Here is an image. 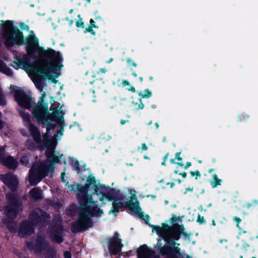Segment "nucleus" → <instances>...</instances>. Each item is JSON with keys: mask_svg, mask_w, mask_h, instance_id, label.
Here are the masks:
<instances>
[{"mask_svg": "<svg viewBox=\"0 0 258 258\" xmlns=\"http://www.w3.org/2000/svg\"><path fill=\"white\" fill-rule=\"evenodd\" d=\"M1 22V35L5 40L4 44L6 47L25 45L26 51L29 56L35 57L37 52L42 59V63L37 70L38 74L44 79H51L52 75L54 78L58 77L55 71H60L63 67L61 63L62 57L59 51H56L50 47L46 49L39 46V40L35 34H29L25 38L23 32L17 26L14 25V21L2 20Z\"/></svg>", "mask_w": 258, "mask_h": 258, "instance_id": "1", "label": "nucleus"}, {"mask_svg": "<svg viewBox=\"0 0 258 258\" xmlns=\"http://www.w3.org/2000/svg\"><path fill=\"white\" fill-rule=\"evenodd\" d=\"M91 185H93V194L99 195L101 192L99 191L95 177L92 174L88 176L85 185L81 183L77 184L76 195L79 202V212L78 219L72 223L71 226L73 233L83 232L92 227L93 222L91 218L100 217L104 213L96 202L93 200L92 195L88 194V191L91 190Z\"/></svg>", "mask_w": 258, "mask_h": 258, "instance_id": "2", "label": "nucleus"}, {"mask_svg": "<svg viewBox=\"0 0 258 258\" xmlns=\"http://www.w3.org/2000/svg\"><path fill=\"white\" fill-rule=\"evenodd\" d=\"M161 238L165 241V244L162 245L160 240L158 239L157 245L154 247L160 255L164 258H183L180 251L181 249L179 247V243L174 242L173 240L167 239L164 236ZM185 256L186 258H191V256L187 254H185Z\"/></svg>", "mask_w": 258, "mask_h": 258, "instance_id": "3", "label": "nucleus"}, {"mask_svg": "<svg viewBox=\"0 0 258 258\" xmlns=\"http://www.w3.org/2000/svg\"><path fill=\"white\" fill-rule=\"evenodd\" d=\"M112 202V206L110 212H112L115 216L117 215L120 208L124 207L128 208L132 211L140 219L144 220L146 224H149L150 217L147 214L145 216L146 219L144 218V212L142 211V208L140 206V203L136 195L134 194L132 195L131 197V200L126 202H122L117 201H113Z\"/></svg>", "mask_w": 258, "mask_h": 258, "instance_id": "4", "label": "nucleus"}, {"mask_svg": "<svg viewBox=\"0 0 258 258\" xmlns=\"http://www.w3.org/2000/svg\"><path fill=\"white\" fill-rule=\"evenodd\" d=\"M7 205L4 208L6 216L11 219H15L22 211V203L20 196L16 193L9 192L6 195Z\"/></svg>", "mask_w": 258, "mask_h": 258, "instance_id": "5", "label": "nucleus"}, {"mask_svg": "<svg viewBox=\"0 0 258 258\" xmlns=\"http://www.w3.org/2000/svg\"><path fill=\"white\" fill-rule=\"evenodd\" d=\"M49 166L44 162L34 163L29 170V181L35 186L48 174Z\"/></svg>", "mask_w": 258, "mask_h": 258, "instance_id": "6", "label": "nucleus"}, {"mask_svg": "<svg viewBox=\"0 0 258 258\" xmlns=\"http://www.w3.org/2000/svg\"><path fill=\"white\" fill-rule=\"evenodd\" d=\"M26 245L29 250L34 251L37 254L46 251L50 247V244L46 240L45 237L40 235L36 236L34 241H27Z\"/></svg>", "mask_w": 258, "mask_h": 258, "instance_id": "7", "label": "nucleus"}, {"mask_svg": "<svg viewBox=\"0 0 258 258\" xmlns=\"http://www.w3.org/2000/svg\"><path fill=\"white\" fill-rule=\"evenodd\" d=\"M41 214L35 211H32L30 212L28 218L34 226H40L41 227H46L50 219V215L46 212L40 210Z\"/></svg>", "mask_w": 258, "mask_h": 258, "instance_id": "8", "label": "nucleus"}, {"mask_svg": "<svg viewBox=\"0 0 258 258\" xmlns=\"http://www.w3.org/2000/svg\"><path fill=\"white\" fill-rule=\"evenodd\" d=\"M14 98L18 105L22 108L30 110L31 108L32 98L30 95L26 94L23 90H16Z\"/></svg>", "mask_w": 258, "mask_h": 258, "instance_id": "9", "label": "nucleus"}, {"mask_svg": "<svg viewBox=\"0 0 258 258\" xmlns=\"http://www.w3.org/2000/svg\"><path fill=\"white\" fill-rule=\"evenodd\" d=\"M49 235L52 242L60 244L63 241V227L61 224H55L49 228Z\"/></svg>", "mask_w": 258, "mask_h": 258, "instance_id": "10", "label": "nucleus"}, {"mask_svg": "<svg viewBox=\"0 0 258 258\" xmlns=\"http://www.w3.org/2000/svg\"><path fill=\"white\" fill-rule=\"evenodd\" d=\"M48 102L42 104L41 102H37L32 108L31 112L33 116L38 122L40 123L43 120L46 112H48Z\"/></svg>", "mask_w": 258, "mask_h": 258, "instance_id": "11", "label": "nucleus"}, {"mask_svg": "<svg viewBox=\"0 0 258 258\" xmlns=\"http://www.w3.org/2000/svg\"><path fill=\"white\" fill-rule=\"evenodd\" d=\"M0 179L12 192L17 191L19 181L14 174L10 173L1 174Z\"/></svg>", "mask_w": 258, "mask_h": 258, "instance_id": "12", "label": "nucleus"}, {"mask_svg": "<svg viewBox=\"0 0 258 258\" xmlns=\"http://www.w3.org/2000/svg\"><path fill=\"white\" fill-rule=\"evenodd\" d=\"M34 225L30 220H24L20 224L18 235L21 238H25L32 235L34 231Z\"/></svg>", "mask_w": 258, "mask_h": 258, "instance_id": "13", "label": "nucleus"}, {"mask_svg": "<svg viewBox=\"0 0 258 258\" xmlns=\"http://www.w3.org/2000/svg\"><path fill=\"white\" fill-rule=\"evenodd\" d=\"M123 244L121 243V239L116 237L115 236L110 238L108 248L111 255H116L120 251Z\"/></svg>", "mask_w": 258, "mask_h": 258, "instance_id": "14", "label": "nucleus"}, {"mask_svg": "<svg viewBox=\"0 0 258 258\" xmlns=\"http://www.w3.org/2000/svg\"><path fill=\"white\" fill-rule=\"evenodd\" d=\"M52 112H49V108L48 112H46L43 120L45 122L48 121H56L58 124H61L64 123V118L62 116L59 115L58 110L57 108H54Z\"/></svg>", "mask_w": 258, "mask_h": 258, "instance_id": "15", "label": "nucleus"}, {"mask_svg": "<svg viewBox=\"0 0 258 258\" xmlns=\"http://www.w3.org/2000/svg\"><path fill=\"white\" fill-rule=\"evenodd\" d=\"M137 253L138 258H150L155 253V251L146 244H143L137 249Z\"/></svg>", "mask_w": 258, "mask_h": 258, "instance_id": "16", "label": "nucleus"}, {"mask_svg": "<svg viewBox=\"0 0 258 258\" xmlns=\"http://www.w3.org/2000/svg\"><path fill=\"white\" fill-rule=\"evenodd\" d=\"M107 189L109 190L107 192H101L100 195H102L100 198V201H103L105 198L108 201H113L116 199L117 195H119L120 192L119 189L116 190L114 188H110L107 186Z\"/></svg>", "mask_w": 258, "mask_h": 258, "instance_id": "17", "label": "nucleus"}, {"mask_svg": "<svg viewBox=\"0 0 258 258\" xmlns=\"http://www.w3.org/2000/svg\"><path fill=\"white\" fill-rule=\"evenodd\" d=\"M28 130L36 143L40 144L42 143L40 132L38 127L32 123L28 125Z\"/></svg>", "mask_w": 258, "mask_h": 258, "instance_id": "18", "label": "nucleus"}, {"mask_svg": "<svg viewBox=\"0 0 258 258\" xmlns=\"http://www.w3.org/2000/svg\"><path fill=\"white\" fill-rule=\"evenodd\" d=\"M184 231L185 227L183 224H174V232L172 238H173V240L174 242H176V241L180 239L181 236V232L183 233Z\"/></svg>", "mask_w": 258, "mask_h": 258, "instance_id": "19", "label": "nucleus"}, {"mask_svg": "<svg viewBox=\"0 0 258 258\" xmlns=\"http://www.w3.org/2000/svg\"><path fill=\"white\" fill-rule=\"evenodd\" d=\"M161 227L162 232L164 233L166 235L165 237H166L167 239H170L173 240L172 237L174 232V224L171 226L167 223H162Z\"/></svg>", "mask_w": 258, "mask_h": 258, "instance_id": "20", "label": "nucleus"}, {"mask_svg": "<svg viewBox=\"0 0 258 258\" xmlns=\"http://www.w3.org/2000/svg\"><path fill=\"white\" fill-rule=\"evenodd\" d=\"M17 61H15L14 63L17 66L16 67H14V68L18 70L20 66H22V68L23 69H27L28 68L30 67L31 64L30 63V60L28 58H25L24 59H22L21 58H17Z\"/></svg>", "mask_w": 258, "mask_h": 258, "instance_id": "21", "label": "nucleus"}, {"mask_svg": "<svg viewBox=\"0 0 258 258\" xmlns=\"http://www.w3.org/2000/svg\"><path fill=\"white\" fill-rule=\"evenodd\" d=\"M2 163L11 169H15L18 166L17 161L12 156H8L7 158H5Z\"/></svg>", "mask_w": 258, "mask_h": 258, "instance_id": "22", "label": "nucleus"}, {"mask_svg": "<svg viewBox=\"0 0 258 258\" xmlns=\"http://www.w3.org/2000/svg\"><path fill=\"white\" fill-rule=\"evenodd\" d=\"M145 94H143L142 92L139 93V96L141 97L139 99V104L138 105L137 109H142L144 107V104L142 102V98H149L152 96V92L148 89L144 90Z\"/></svg>", "mask_w": 258, "mask_h": 258, "instance_id": "23", "label": "nucleus"}, {"mask_svg": "<svg viewBox=\"0 0 258 258\" xmlns=\"http://www.w3.org/2000/svg\"><path fill=\"white\" fill-rule=\"evenodd\" d=\"M38 69H36V73L37 75L40 77V79L36 80L34 82V83H35V85L36 88L37 89H38L40 91H43V82L42 81V79L46 80V79H48V78L44 79V77H43L40 76L39 74H38V73L37 72V70ZM55 78H54L53 77V76L52 75V78L51 79H50V80H51L52 82H53V83H56V80L55 79Z\"/></svg>", "mask_w": 258, "mask_h": 258, "instance_id": "24", "label": "nucleus"}, {"mask_svg": "<svg viewBox=\"0 0 258 258\" xmlns=\"http://www.w3.org/2000/svg\"><path fill=\"white\" fill-rule=\"evenodd\" d=\"M31 197L35 201H38L43 199L42 196V191L39 187H34L30 190L29 192Z\"/></svg>", "mask_w": 258, "mask_h": 258, "instance_id": "25", "label": "nucleus"}, {"mask_svg": "<svg viewBox=\"0 0 258 258\" xmlns=\"http://www.w3.org/2000/svg\"><path fill=\"white\" fill-rule=\"evenodd\" d=\"M0 72L8 76L13 75V72L11 69L2 60H0Z\"/></svg>", "mask_w": 258, "mask_h": 258, "instance_id": "26", "label": "nucleus"}, {"mask_svg": "<svg viewBox=\"0 0 258 258\" xmlns=\"http://www.w3.org/2000/svg\"><path fill=\"white\" fill-rule=\"evenodd\" d=\"M37 145H38L37 144ZM25 147L27 149L31 151H34L38 149V147L37 146V143L32 139H28L25 142Z\"/></svg>", "mask_w": 258, "mask_h": 258, "instance_id": "27", "label": "nucleus"}, {"mask_svg": "<svg viewBox=\"0 0 258 258\" xmlns=\"http://www.w3.org/2000/svg\"><path fill=\"white\" fill-rule=\"evenodd\" d=\"M17 110L24 122L27 123L28 125L32 123L29 113L21 109H17Z\"/></svg>", "mask_w": 258, "mask_h": 258, "instance_id": "28", "label": "nucleus"}, {"mask_svg": "<svg viewBox=\"0 0 258 258\" xmlns=\"http://www.w3.org/2000/svg\"><path fill=\"white\" fill-rule=\"evenodd\" d=\"M49 162L52 164L51 165H49V168L51 167L50 172H54V167L53 166V164H55L59 163L60 162L59 157L57 156L55 154L51 158L48 159Z\"/></svg>", "mask_w": 258, "mask_h": 258, "instance_id": "29", "label": "nucleus"}, {"mask_svg": "<svg viewBox=\"0 0 258 258\" xmlns=\"http://www.w3.org/2000/svg\"><path fill=\"white\" fill-rule=\"evenodd\" d=\"M213 180L210 181V184L212 186V187L214 188L216 187L218 185H221V179H219L217 174H214L213 175Z\"/></svg>", "mask_w": 258, "mask_h": 258, "instance_id": "30", "label": "nucleus"}, {"mask_svg": "<svg viewBox=\"0 0 258 258\" xmlns=\"http://www.w3.org/2000/svg\"><path fill=\"white\" fill-rule=\"evenodd\" d=\"M46 251L47 254L45 258H56V251L53 248L49 247Z\"/></svg>", "mask_w": 258, "mask_h": 258, "instance_id": "31", "label": "nucleus"}, {"mask_svg": "<svg viewBox=\"0 0 258 258\" xmlns=\"http://www.w3.org/2000/svg\"><path fill=\"white\" fill-rule=\"evenodd\" d=\"M51 122L48 121V120H47V122H45L44 120L40 122L42 124L46 125V132L48 133H50L51 130H54L56 126L55 123H52Z\"/></svg>", "mask_w": 258, "mask_h": 258, "instance_id": "32", "label": "nucleus"}, {"mask_svg": "<svg viewBox=\"0 0 258 258\" xmlns=\"http://www.w3.org/2000/svg\"><path fill=\"white\" fill-rule=\"evenodd\" d=\"M57 144V142L56 140V138H54V135L53 137H51L49 141H48L47 143V145H45V147H49L55 148Z\"/></svg>", "mask_w": 258, "mask_h": 258, "instance_id": "33", "label": "nucleus"}, {"mask_svg": "<svg viewBox=\"0 0 258 258\" xmlns=\"http://www.w3.org/2000/svg\"><path fill=\"white\" fill-rule=\"evenodd\" d=\"M152 228V230L154 231H156L157 234L160 237H162V236H165L164 233L162 232V227L159 226L157 225H151Z\"/></svg>", "mask_w": 258, "mask_h": 258, "instance_id": "34", "label": "nucleus"}, {"mask_svg": "<svg viewBox=\"0 0 258 258\" xmlns=\"http://www.w3.org/2000/svg\"><path fill=\"white\" fill-rule=\"evenodd\" d=\"M20 162L27 167H30L31 165L29 157L28 155H23L21 158Z\"/></svg>", "mask_w": 258, "mask_h": 258, "instance_id": "35", "label": "nucleus"}, {"mask_svg": "<svg viewBox=\"0 0 258 258\" xmlns=\"http://www.w3.org/2000/svg\"><path fill=\"white\" fill-rule=\"evenodd\" d=\"M47 149L45 151V155L47 158L49 159L51 158L55 154L54 148L46 147Z\"/></svg>", "mask_w": 258, "mask_h": 258, "instance_id": "36", "label": "nucleus"}, {"mask_svg": "<svg viewBox=\"0 0 258 258\" xmlns=\"http://www.w3.org/2000/svg\"><path fill=\"white\" fill-rule=\"evenodd\" d=\"M258 204V201L257 200H253L251 202H247L245 203L243 207L247 209H249L251 207H255Z\"/></svg>", "mask_w": 258, "mask_h": 258, "instance_id": "37", "label": "nucleus"}, {"mask_svg": "<svg viewBox=\"0 0 258 258\" xmlns=\"http://www.w3.org/2000/svg\"><path fill=\"white\" fill-rule=\"evenodd\" d=\"M7 228L10 232H16L17 228L15 224L13 222H10L7 225Z\"/></svg>", "mask_w": 258, "mask_h": 258, "instance_id": "38", "label": "nucleus"}, {"mask_svg": "<svg viewBox=\"0 0 258 258\" xmlns=\"http://www.w3.org/2000/svg\"><path fill=\"white\" fill-rule=\"evenodd\" d=\"M43 143L44 146H45L46 145H47V143L48 141H49L50 139V133H48L47 132H46L45 134H44L43 135Z\"/></svg>", "mask_w": 258, "mask_h": 258, "instance_id": "39", "label": "nucleus"}, {"mask_svg": "<svg viewBox=\"0 0 258 258\" xmlns=\"http://www.w3.org/2000/svg\"><path fill=\"white\" fill-rule=\"evenodd\" d=\"M77 17L79 18V20L76 22V27L78 28H84V23L82 21V18L81 17V15L79 14Z\"/></svg>", "mask_w": 258, "mask_h": 258, "instance_id": "40", "label": "nucleus"}, {"mask_svg": "<svg viewBox=\"0 0 258 258\" xmlns=\"http://www.w3.org/2000/svg\"><path fill=\"white\" fill-rule=\"evenodd\" d=\"M197 222L200 224H204L206 223V221L205 219L204 216H201L200 214L198 215Z\"/></svg>", "mask_w": 258, "mask_h": 258, "instance_id": "41", "label": "nucleus"}, {"mask_svg": "<svg viewBox=\"0 0 258 258\" xmlns=\"http://www.w3.org/2000/svg\"><path fill=\"white\" fill-rule=\"evenodd\" d=\"M73 165L75 167V169L77 171V173H80L81 172V169L80 167V163L79 161L77 160H75Z\"/></svg>", "mask_w": 258, "mask_h": 258, "instance_id": "42", "label": "nucleus"}, {"mask_svg": "<svg viewBox=\"0 0 258 258\" xmlns=\"http://www.w3.org/2000/svg\"><path fill=\"white\" fill-rule=\"evenodd\" d=\"M84 32L85 33L89 32L92 35H95L96 34V32L93 29V27L89 26L88 28H86L85 29L84 31Z\"/></svg>", "mask_w": 258, "mask_h": 258, "instance_id": "43", "label": "nucleus"}, {"mask_svg": "<svg viewBox=\"0 0 258 258\" xmlns=\"http://www.w3.org/2000/svg\"><path fill=\"white\" fill-rule=\"evenodd\" d=\"M46 93L45 92H43L37 102H41V103L42 104L46 103V102L44 101V98L46 97Z\"/></svg>", "mask_w": 258, "mask_h": 258, "instance_id": "44", "label": "nucleus"}, {"mask_svg": "<svg viewBox=\"0 0 258 258\" xmlns=\"http://www.w3.org/2000/svg\"><path fill=\"white\" fill-rule=\"evenodd\" d=\"M20 27L23 30H26L28 31L29 30V26L25 24L24 23H21L20 24Z\"/></svg>", "mask_w": 258, "mask_h": 258, "instance_id": "45", "label": "nucleus"}, {"mask_svg": "<svg viewBox=\"0 0 258 258\" xmlns=\"http://www.w3.org/2000/svg\"><path fill=\"white\" fill-rule=\"evenodd\" d=\"M233 220L236 222V227H239V224L242 221L241 219L238 217L234 216L233 217Z\"/></svg>", "mask_w": 258, "mask_h": 258, "instance_id": "46", "label": "nucleus"}, {"mask_svg": "<svg viewBox=\"0 0 258 258\" xmlns=\"http://www.w3.org/2000/svg\"><path fill=\"white\" fill-rule=\"evenodd\" d=\"M176 219L177 216L174 214H173L172 217L170 219V221L172 225H173V224H176L175 222H177Z\"/></svg>", "mask_w": 258, "mask_h": 258, "instance_id": "47", "label": "nucleus"}, {"mask_svg": "<svg viewBox=\"0 0 258 258\" xmlns=\"http://www.w3.org/2000/svg\"><path fill=\"white\" fill-rule=\"evenodd\" d=\"M126 62L128 64H131L132 66H133L135 67H136L137 66V64L136 62H135L134 61H133L131 58H127Z\"/></svg>", "mask_w": 258, "mask_h": 258, "instance_id": "48", "label": "nucleus"}, {"mask_svg": "<svg viewBox=\"0 0 258 258\" xmlns=\"http://www.w3.org/2000/svg\"><path fill=\"white\" fill-rule=\"evenodd\" d=\"M5 158V157L3 150L2 149H0V163H3Z\"/></svg>", "mask_w": 258, "mask_h": 258, "instance_id": "49", "label": "nucleus"}, {"mask_svg": "<svg viewBox=\"0 0 258 258\" xmlns=\"http://www.w3.org/2000/svg\"><path fill=\"white\" fill-rule=\"evenodd\" d=\"M89 26L94 28H98V27L95 25V22L92 19H91L90 21V24Z\"/></svg>", "mask_w": 258, "mask_h": 258, "instance_id": "50", "label": "nucleus"}, {"mask_svg": "<svg viewBox=\"0 0 258 258\" xmlns=\"http://www.w3.org/2000/svg\"><path fill=\"white\" fill-rule=\"evenodd\" d=\"M63 256L64 258H72V254L70 251H65Z\"/></svg>", "mask_w": 258, "mask_h": 258, "instance_id": "51", "label": "nucleus"}, {"mask_svg": "<svg viewBox=\"0 0 258 258\" xmlns=\"http://www.w3.org/2000/svg\"><path fill=\"white\" fill-rule=\"evenodd\" d=\"M77 184L76 182H74L73 184L71 185V190L74 192L77 191Z\"/></svg>", "mask_w": 258, "mask_h": 258, "instance_id": "52", "label": "nucleus"}, {"mask_svg": "<svg viewBox=\"0 0 258 258\" xmlns=\"http://www.w3.org/2000/svg\"><path fill=\"white\" fill-rule=\"evenodd\" d=\"M63 132V127H61L60 130L57 131L56 133L54 135V138H57L58 137V135L59 134H60L61 135H62Z\"/></svg>", "mask_w": 258, "mask_h": 258, "instance_id": "53", "label": "nucleus"}, {"mask_svg": "<svg viewBox=\"0 0 258 258\" xmlns=\"http://www.w3.org/2000/svg\"><path fill=\"white\" fill-rule=\"evenodd\" d=\"M181 154V152H177L176 154H175V159H177V160L179 161H182V158L181 157H180V155Z\"/></svg>", "mask_w": 258, "mask_h": 258, "instance_id": "54", "label": "nucleus"}, {"mask_svg": "<svg viewBox=\"0 0 258 258\" xmlns=\"http://www.w3.org/2000/svg\"><path fill=\"white\" fill-rule=\"evenodd\" d=\"M98 187L99 189V191H101V192H102V191H101L100 189L104 190L106 188H107V186H106V185L104 184H100L99 186H98Z\"/></svg>", "mask_w": 258, "mask_h": 258, "instance_id": "55", "label": "nucleus"}, {"mask_svg": "<svg viewBox=\"0 0 258 258\" xmlns=\"http://www.w3.org/2000/svg\"><path fill=\"white\" fill-rule=\"evenodd\" d=\"M141 149H142L141 152H142L143 151L148 150V147L145 143H143V144H142Z\"/></svg>", "mask_w": 258, "mask_h": 258, "instance_id": "56", "label": "nucleus"}, {"mask_svg": "<svg viewBox=\"0 0 258 258\" xmlns=\"http://www.w3.org/2000/svg\"><path fill=\"white\" fill-rule=\"evenodd\" d=\"M122 200H123V197L122 195H120V194H119V195H117V197L113 201L122 202Z\"/></svg>", "mask_w": 258, "mask_h": 258, "instance_id": "57", "label": "nucleus"}, {"mask_svg": "<svg viewBox=\"0 0 258 258\" xmlns=\"http://www.w3.org/2000/svg\"><path fill=\"white\" fill-rule=\"evenodd\" d=\"M121 84L123 87H125L126 86L130 85V83L126 80H123Z\"/></svg>", "mask_w": 258, "mask_h": 258, "instance_id": "58", "label": "nucleus"}, {"mask_svg": "<svg viewBox=\"0 0 258 258\" xmlns=\"http://www.w3.org/2000/svg\"><path fill=\"white\" fill-rule=\"evenodd\" d=\"M195 175L196 176V179H197L198 177H200L201 176V174L200 173V172L197 170L195 171Z\"/></svg>", "mask_w": 258, "mask_h": 258, "instance_id": "59", "label": "nucleus"}, {"mask_svg": "<svg viewBox=\"0 0 258 258\" xmlns=\"http://www.w3.org/2000/svg\"><path fill=\"white\" fill-rule=\"evenodd\" d=\"M194 189V187H188L185 189V191L184 192V194H186L188 191H192Z\"/></svg>", "mask_w": 258, "mask_h": 258, "instance_id": "60", "label": "nucleus"}, {"mask_svg": "<svg viewBox=\"0 0 258 258\" xmlns=\"http://www.w3.org/2000/svg\"><path fill=\"white\" fill-rule=\"evenodd\" d=\"M181 235L184 236L185 238H189L190 234H188L186 232L184 231L183 232V233L181 232Z\"/></svg>", "mask_w": 258, "mask_h": 258, "instance_id": "61", "label": "nucleus"}, {"mask_svg": "<svg viewBox=\"0 0 258 258\" xmlns=\"http://www.w3.org/2000/svg\"><path fill=\"white\" fill-rule=\"evenodd\" d=\"M191 165V162H187L186 163V164H185V166L184 167V168L185 169H187L188 167H189Z\"/></svg>", "mask_w": 258, "mask_h": 258, "instance_id": "62", "label": "nucleus"}, {"mask_svg": "<svg viewBox=\"0 0 258 258\" xmlns=\"http://www.w3.org/2000/svg\"><path fill=\"white\" fill-rule=\"evenodd\" d=\"M106 71L107 70L105 69V68H100L99 70L98 73H105Z\"/></svg>", "mask_w": 258, "mask_h": 258, "instance_id": "63", "label": "nucleus"}, {"mask_svg": "<svg viewBox=\"0 0 258 258\" xmlns=\"http://www.w3.org/2000/svg\"><path fill=\"white\" fill-rule=\"evenodd\" d=\"M66 20L69 21V24L70 26H71L74 23V20H72V19H69L68 18H66Z\"/></svg>", "mask_w": 258, "mask_h": 258, "instance_id": "64", "label": "nucleus"}]
</instances>
